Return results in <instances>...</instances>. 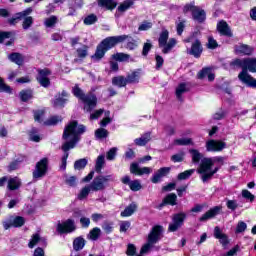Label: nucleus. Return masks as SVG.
Returning <instances> with one entry per match:
<instances>
[{"label": "nucleus", "mask_w": 256, "mask_h": 256, "mask_svg": "<svg viewBox=\"0 0 256 256\" xmlns=\"http://www.w3.org/2000/svg\"><path fill=\"white\" fill-rule=\"evenodd\" d=\"M230 65L241 67L242 72L238 75V79L248 87L256 89V79L247 73V71L256 73V58L235 59Z\"/></svg>", "instance_id": "1"}, {"label": "nucleus", "mask_w": 256, "mask_h": 256, "mask_svg": "<svg viewBox=\"0 0 256 256\" xmlns=\"http://www.w3.org/2000/svg\"><path fill=\"white\" fill-rule=\"evenodd\" d=\"M225 161V158L222 156H216L213 158H203L199 168L197 169V173L201 176V180L203 183H207V181H210V179H213V175L219 171V168H214L213 165L215 163H221L223 165ZM213 169V170H212Z\"/></svg>", "instance_id": "2"}, {"label": "nucleus", "mask_w": 256, "mask_h": 256, "mask_svg": "<svg viewBox=\"0 0 256 256\" xmlns=\"http://www.w3.org/2000/svg\"><path fill=\"white\" fill-rule=\"evenodd\" d=\"M86 128L84 125H78L77 121L70 122L65 130V151L74 149L79 141V137L85 133Z\"/></svg>", "instance_id": "3"}, {"label": "nucleus", "mask_w": 256, "mask_h": 256, "mask_svg": "<svg viewBox=\"0 0 256 256\" xmlns=\"http://www.w3.org/2000/svg\"><path fill=\"white\" fill-rule=\"evenodd\" d=\"M73 94L84 103V111L91 113L95 107H97V96L93 93L85 94L81 88L75 86L73 88Z\"/></svg>", "instance_id": "4"}, {"label": "nucleus", "mask_w": 256, "mask_h": 256, "mask_svg": "<svg viewBox=\"0 0 256 256\" xmlns=\"http://www.w3.org/2000/svg\"><path fill=\"white\" fill-rule=\"evenodd\" d=\"M163 233V226L156 225L152 228L151 232L148 235V243L144 244L140 250L141 255L149 253L151 247L161 239V234Z\"/></svg>", "instance_id": "5"}, {"label": "nucleus", "mask_w": 256, "mask_h": 256, "mask_svg": "<svg viewBox=\"0 0 256 256\" xmlns=\"http://www.w3.org/2000/svg\"><path fill=\"white\" fill-rule=\"evenodd\" d=\"M158 45L160 49H162V53L167 55V53H171L173 47L177 45V40L175 38L169 39V30H162L158 39Z\"/></svg>", "instance_id": "6"}, {"label": "nucleus", "mask_w": 256, "mask_h": 256, "mask_svg": "<svg viewBox=\"0 0 256 256\" xmlns=\"http://www.w3.org/2000/svg\"><path fill=\"white\" fill-rule=\"evenodd\" d=\"M49 169V159L43 158L38 163H36L35 169L33 171L34 179H42L47 175V170Z\"/></svg>", "instance_id": "7"}, {"label": "nucleus", "mask_w": 256, "mask_h": 256, "mask_svg": "<svg viewBox=\"0 0 256 256\" xmlns=\"http://www.w3.org/2000/svg\"><path fill=\"white\" fill-rule=\"evenodd\" d=\"M127 39H131V36L129 35L111 36L104 39L101 42V44L106 48L107 51H109V49H113L115 45H118V43H123L127 41Z\"/></svg>", "instance_id": "8"}, {"label": "nucleus", "mask_w": 256, "mask_h": 256, "mask_svg": "<svg viewBox=\"0 0 256 256\" xmlns=\"http://www.w3.org/2000/svg\"><path fill=\"white\" fill-rule=\"evenodd\" d=\"M109 181H113V176H98L94 178L90 187L92 188V191H103V189H105L106 183H109Z\"/></svg>", "instance_id": "9"}, {"label": "nucleus", "mask_w": 256, "mask_h": 256, "mask_svg": "<svg viewBox=\"0 0 256 256\" xmlns=\"http://www.w3.org/2000/svg\"><path fill=\"white\" fill-rule=\"evenodd\" d=\"M227 147V143L221 141V140H208L206 142V151L211 153H219L223 151Z\"/></svg>", "instance_id": "10"}, {"label": "nucleus", "mask_w": 256, "mask_h": 256, "mask_svg": "<svg viewBox=\"0 0 256 256\" xmlns=\"http://www.w3.org/2000/svg\"><path fill=\"white\" fill-rule=\"evenodd\" d=\"M186 217H187V214H185L183 212L178 213V214H174L173 217H172L173 223H171L169 225L168 230L171 231V232L177 231V229H179L180 227L183 226V223H184Z\"/></svg>", "instance_id": "11"}, {"label": "nucleus", "mask_w": 256, "mask_h": 256, "mask_svg": "<svg viewBox=\"0 0 256 256\" xmlns=\"http://www.w3.org/2000/svg\"><path fill=\"white\" fill-rule=\"evenodd\" d=\"M130 173L133 175H151L153 173V169L150 167H139V163L134 162L130 165Z\"/></svg>", "instance_id": "12"}, {"label": "nucleus", "mask_w": 256, "mask_h": 256, "mask_svg": "<svg viewBox=\"0 0 256 256\" xmlns=\"http://www.w3.org/2000/svg\"><path fill=\"white\" fill-rule=\"evenodd\" d=\"M49 75H51V71L47 68L38 71L37 81L42 87H49L51 85Z\"/></svg>", "instance_id": "13"}, {"label": "nucleus", "mask_w": 256, "mask_h": 256, "mask_svg": "<svg viewBox=\"0 0 256 256\" xmlns=\"http://www.w3.org/2000/svg\"><path fill=\"white\" fill-rule=\"evenodd\" d=\"M214 237L220 241L223 247H227V245H229V237H227V234L223 233V230H221L219 226L214 228Z\"/></svg>", "instance_id": "14"}, {"label": "nucleus", "mask_w": 256, "mask_h": 256, "mask_svg": "<svg viewBox=\"0 0 256 256\" xmlns=\"http://www.w3.org/2000/svg\"><path fill=\"white\" fill-rule=\"evenodd\" d=\"M217 31L224 37H233V32L225 20H222L217 24Z\"/></svg>", "instance_id": "15"}, {"label": "nucleus", "mask_w": 256, "mask_h": 256, "mask_svg": "<svg viewBox=\"0 0 256 256\" xmlns=\"http://www.w3.org/2000/svg\"><path fill=\"white\" fill-rule=\"evenodd\" d=\"M170 171H171V168H169V167H162V168L158 169L154 173V175L151 179L152 183H159L161 181V179H163V177H166V175H169Z\"/></svg>", "instance_id": "16"}, {"label": "nucleus", "mask_w": 256, "mask_h": 256, "mask_svg": "<svg viewBox=\"0 0 256 256\" xmlns=\"http://www.w3.org/2000/svg\"><path fill=\"white\" fill-rule=\"evenodd\" d=\"M219 211H221V207L215 206L214 208H211L205 214H203L199 218V221L201 222L209 221V219H213L214 217H217V215H219Z\"/></svg>", "instance_id": "17"}, {"label": "nucleus", "mask_w": 256, "mask_h": 256, "mask_svg": "<svg viewBox=\"0 0 256 256\" xmlns=\"http://www.w3.org/2000/svg\"><path fill=\"white\" fill-rule=\"evenodd\" d=\"M235 53H237V55H252L253 47L247 44H239L235 46Z\"/></svg>", "instance_id": "18"}, {"label": "nucleus", "mask_w": 256, "mask_h": 256, "mask_svg": "<svg viewBox=\"0 0 256 256\" xmlns=\"http://www.w3.org/2000/svg\"><path fill=\"white\" fill-rule=\"evenodd\" d=\"M31 13H33V8H27L26 10L17 13L14 18L9 20L10 25H17V23H19L23 17H27V15H31Z\"/></svg>", "instance_id": "19"}, {"label": "nucleus", "mask_w": 256, "mask_h": 256, "mask_svg": "<svg viewBox=\"0 0 256 256\" xmlns=\"http://www.w3.org/2000/svg\"><path fill=\"white\" fill-rule=\"evenodd\" d=\"M201 53H203V47L201 46V41L195 40L191 46L190 55L194 57H201Z\"/></svg>", "instance_id": "20"}, {"label": "nucleus", "mask_w": 256, "mask_h": 256, "mask_svg": "<svg viewBox=\"0 0 256 256\" xmlns=\"http://www.w3.org/2000/svg\"><path fill=\"white\" fill-rule=\"evenodd\" d=\"M192 17L194 21H198V23H203V21H205L206 19L205 10L197 7V9L192 14Z\"/></svg>", "instance_id": "21"}, {"label": "nucleus", "mask_w": 256, "mask_h": 256, "mask_svg": "<svg viewBox=\"0 0 256 256\" xmlns=\"http://www.w3.org/2000/svg\"><path fill=\"white\" fill-rule=\"evenodd\" d=\"M150 141H151V133H146L142 135L140 138H137L134 140L136 145H138L139 147H143L147 145Z\"/></svg>", "instance_id": "22"}, {"label": "nucleus", "mask_w": 256, "mask_h": 256, "mask_svg": "<svg viewBox=\"0 0 256 256\" xmlns=\"http://www.w3.org/2000/svg\"><path fill=\"white\" fill-rule=\"evenodd\" d=\"M21 187V180L18 177L8 179V189L15 191Z\"/></svg>", "instance_id": "23"}, {"label": "nucleus", "mask_w": 256, "mask_h": 256, "mask_svg": "<svg viewBox=\"0 0 256 256\" xmlns=\"http://www.w3.org/2000/svg\"><path fill=\"white\" fill-rule=\"evenodd\" d=\"M141 79V72L139 70L129 73L126 77L127 83H137Z\"/></svg>", "instance_id": "24"}, {"label": "nucleus", "mask_w": 256, "mask_h": 256, "mask_svg": "<svg viewBox=\"0 0 256 256\" xmlns=\"http://www.w3.org/2000/svg\"><path fill=\"white\" fill-rule=\"evenodd\" d=\"M91 191H93V188H91L90 185L83 187L80 190V193L78 194V199L80 201H83V199H87V197H89V194L91 193Z\"/></svg>", "instance_id": "25"}, {"label": "nucleus", "mask_w": 256, "mask_h": 256, "mask_svg": "<svg viewBox=\"0 0 256 256\" xmlns=\"http://www.w3.org/2000/svg\"><path fill=\"white\" fill-rule=\"evenodd\" d=\"M205 73L208 74V76H207L208 81H214L215 80V74H213L209 68L202 69V71H200L198 73V79H205Z\"/></svg>", "instance_id": "26"}, {"label": "nucleus", "mask_w": 256, "mask_h": 256, "mask_svg": "<svg viewBox=\"0 0 256 256\" xmlns=\"http://www.w3.org/2000/svg\"><path fill=\"white\" fill-rule=\"evenodd\" d=\"M127 83V78H125L124 76H116L112 79V84L116 87H125Z\"/></svg>", "instance_id": "27"}, {"label": "nucleus", "mask_w": 256, "mask_h": 256, "mask_svg": "<svg viewBox=\"0 0 256 256\" xmlns=\"http://www.w3.org/2000/svg\"><path fill=\"white\" fill-rule=\"evenodd\" d=\"M189 153L191 155L193 163H199V161H201V159H203V154L201 152H199V150L190 149Z\"/></svg>", "instance_id": "28"}, {"label": "nucleus", "mask_w": 256, "mask_h": 256, "mask_svg": "<svg viewBox=\"0 0 256 256\" xmlns=\"http://www.w3.org/2000/svg\"><path fill=\"white\" fill-rule=\"evenodd\" d=\"M137 211V205L130 204L128 207L125 208L124 211L121 212V217H131L132 214Z\"/></svg>", "instance_id": "29"}, {"label": "nucleus", "mask_w": 256, "mask_h": 256, "mask_svg": "<svg viewBox=\"0 0 256 256\" xmlns=\"http://www.w3.org/2000/svg\"><path fill=\"white\" fill-rule=\"evenodd\" d=\"M76 229L77 225H75V220L68 219L65 221V233H73Z\"/></svg>", "instance_id": "30"}, {"label": "nucleus", "mask_w": 256, "mask_h": 256, "mask_svg": "<svg viewBox=\"0 0 256 256\" xmlns=\"http://www.w3.org/2000/svg\"><path fill=\"white\" fill-rule=\"evenodd\" d=\"M105 53H107L106 48L100 43L97 46L96 52L93 56L94 59H103L105 57Z\"/></svg>", "instance_id": "31"}, {"label": "nucleus", "mask_w": 256, "mask_h": 256, "mask_svg": "<svg viewBox=\"0 0 256 256\" xmlns=\"http://www.w3.org/2000/svg\"><path fill=\"white\" fill-rule=\"evenodd\" d=\"M98 4L100 7H106V9H115L117 7L115 0H98Z\"/></svg>", "instance_id": "32"}, {"label": "nucleus", "mask_w": 256, "mask_h": 256, "mask_svg": "<svg viewBox=\"0 0 256 256\" xmlns=\"http://www.w3.org/2000/svg\"><path fill=\"white\" fill-rule=\"evenodd\" d=\"M73 247L75 251H81L85 247V239L82 237H77L74 239Z\"/></svg>", "instance_id": "33"}, {"label": "nucleus", "mask_w": 256, "mask_h": 256, "mask_svg": "<svg viewBox=\"0 0 256 256\" xmlns=\"http://www.w3.org/2000/svg\"><path fill=\"white\" fill-rule=\"evenodd\" d=\"M134 2L133 0H125L123 3H121L118 7V11H120V13H125V11H127V9L133 7Z\"/></svg>", "instance_id": "34"}, {"label": "nucleus", "mask_w": 256, "mask_h": 256, "mask_svg": "<svg viewBox=\"0 0 256 256\" xmlns=\"http://www.w3.org/2000/svg\"><path fill=\"white\" fill-rule=\"evenodd\" d=\"M187 91H189V88H187V84L181 83L176 88V97H177V99H179V101H181V95H183V93H187Z\"/></svg>", "instance_id": "35"}, {"label": "nucleus", "mask_w": 256, "mask_h": 256, "mask_svg": "<svg viewBox=\"0 0 256 256\" xmlns=\"http://www.w3.org/2000/svg\"><path fill=\"white\" fill-rule=\"evenodd\" d=\"M10 61L16 65H23V56L19 53H12L9 55Z\"/></svg>", "instance_id": "36"}, {"label": "nucleus", "mask_w": 256, "mask_h": 256, "mask_svg": "<svg viewBox=\"0 0 256 256\" xmlns=\"http://www.w3.org/2000/svg\"><path fill=\"white\" fill-rule=\"evenodd\" d=\"M185 21L184 19H181V17L178 18V21L176 22V31L178 35H183V31L185 30Z\"/></svg>", "instance_id": "37"}, {"label": "nucleus", "mask_w": 256, "mask_h": 256, "mask_svg": "<svg viewBox=\"0 0 256 256\" xmlns=\"http://www.w3.org/2000/svg\"><path fill=\"white\" fill-rule=\"evenodd\" d=\"M164 203H166V205H177V195L175 193L168 194L164 198Z\"/></svg>", "instance_id": "38"}, {"label": "nucleus", "mask_w": 256, "mask_h": 256, "mask_svg": "<svg viewBox=\"0 0 256 256\" xmlns=\"http://www.w3.org/2000/svg\"><path fill=\"white\" fill-rule=\"evenodd\" d=\"M95 137L97 139H107V137H109V131H107V129L104 128H98L95 131Z\"/></svg>", "instance_id": "39"}, {"label": "nucleus", "mask_w": 256, "mask_h": 256, "mask_svg": "<svg viewBox=\"0 0 256 256\" xmlns=\"http://www.w3.org/2000/svg\"><path fill=\"white\" fill-rule=\"evenodd\" d=\"M103 165H105V156L100 155L98 156L96 160L95 169L97 173H101V170L103 169Z\"/></svg>", "instance_id": "40"}, {"label": "nucleus", "mask_w": 256, "mask_h": 256, "mask_svg": "<svg viewBox=\"0 0 256 256\" xmlns=\"http://www.w3.org/2000/svg\"><path fill=\"white\" fill-rule=\"evenodd\" d=\"M63 121V118L59 116H51L48 120L44 121V125H57L58 123H61Z\"/></svg>", "instance_id": "41"}, {"label": "nucleus", "mask_w": 256, "mask_h": 256, "mask_svg": "<svg viewBox=\"0 0 256 256\" xmlns=\"http://www.w3.org/2000/svg\"><path fill=\"white\" fill-rule=\"evenodd\" d=\"M101 235V229L98 227L93 228L89 233V239L97 241Z\"/></svg>", "instance_id": "42"}, {"label": "nucleus", "mask_w": 256, "mask_h": 256, "mask_svg": "<svg viewBox=\"0 0 256 256\" xmlns=\"http://www.w3.org/2000/svg\"><path fill=\"white\" fill-rule=\"evenodd\" d=\"M11 220H12V227H23L25 225V218L21 216H16Z\"/></svg>", "instance_id": "43"}, {"label": "nucleus", "mask_w": 256, "mask_h": 256, "mask_svg": "<svg viewBox=\"0 0 256 256\" xmlns=\"http://www.w3.org/2000/svg\"><path fill=\"white\" fill-rule=\"evenodd\" d=\"M33 97V90H22L20 92L21 101H29Z\"/></svg>", "instance_id": "44"}, {"label": "nucleus", "mask_w": 256, "mask_h": 256, "mask_svg": "<svg viewBox=\"0 0 256 256\" xmlns=\"http://www.w3.org/2000/svg\"><path fill=\"white\" fill-rule=\"evenodd\" d=\"M57 17L56 16H50L49 18H46L44 20V25L45 27L51 28V27H55V25H57Z\"/></svg>", "instance_id": "45"}, {"label": "nucleus", "mask_w": 256, "mask_h": 256, "mask_svg": "<svg viewBox=\"0 0 256 256\" xmlns=\"http://www.w3.org/2000/svg\"><path fill=\"white\" fill-rule=\"evenodd\" d=\"M193 173H195V169H190V170L181 172L180 174H178V180L184 181L185 179H189V177H191V175H193Z\"/></svg>", "instance_id": "46"}, {"label": "nucleus", "mask_w": 256, "mask_h": 256, "mask_svg": "<svg viewBox=\"0 0 256 256\" xmlns=\"http://www.w3.org/2000/svg\"><path fill=\"white\" fill-rule=\"evenodd\" d=\"M197 9V6H195V2H191L189 4H186L183 7V13L184 15H187V13H194V11Z\"/></svg>", "instance_id": "47"}, {"label": "nucleus", "mask_w": 256, "mask_h": 256, "mask_svg": "<svg viewBox=\"0 0 256 256\" xmlns=\"http://www.w3.org/2000/svg\"><path fill=\"white\" fill-rule=\"evenodd\" d=\"M242 197L249 201L250 203H253L255 201V195H253L249 190L245 189L242 190Z\"/></svg>", "instance_id": "48"}, {"label": "nucleus", "mask_w": 256, "mask_h": 256, "mask_svg": "<svg viewBox=\"0 0 256 256\" xmlns=\"http://www.w3.org/2000/svg\"><path fill=\"white\" fill-rule=\"evenodd\" d=\"M129 54H125V53H116L113 55V59H115V61H129Z\"/></svg>", "instance_id": "49"}, {"label": "nucleus", "mask_w": 256, "mask_h": 256, "mask_svg": "<svg viewBox=\"0 0 256 256\" xmlns=\"http://www.w3.org/2000/svg\"><path fill=\"white\" fill-rule=\"evenodd\" d=\"M97 23V16L95 14H90L84 19V25H93Z\"/></svg>", "instance_id": "50"}, {"label": "nucleus", "mask_w": 256, "mask_h": 256, "mask_svg": "<svg viewBox=\"0 0 256 256\" xmlns=\"http://www.w3.org/2000/svg\"><path fill=\"white\" fill-rule=\"evenodd\" d=\"M31 25H33V17L31 16H28L24 18V21H23V24H22V27L25 31H27V29H29L31 27Z\"/></svg>", "instance_id": "51"}, {"label": "nucleus", "mask_w": 256, "mask_h": 256, "mask_svg": "<svg viewBox=\"0 0 256 256\" xmlns=\"http://www.w3.org/2000/svg\"><path fill=\"white\" fill-rule=\"evenodd\" d=\"M119 225H120V233H127V231H129V228L131 227V222L121 221Z\"/></svg>", "instance_id": "52"}, {"label": "nucleus", "mask_w": 256, "mask_h": 256, "mask_svg": "<svg viewBox=\"0 0 256 256\" xmlns=\"http://www.w3.org/2000/svg\"><path fill=\"white\" fill-rule=\"evenodd\" d=\"M39 241H41V237L39 236V234H34L28 244V247L30 249H33V247H35V245H37Z\"/></svg>", "instance_id": "53"}, {"label": "nucleus", "mask_w": 256, "mask_h": 256, "mask_svg": "<svg viewBox=\"0 0 256 256\" xmlns=\"http://www.w3.org/2000/svg\"><path fill=\"white\" fill-rule=\"evenodd\" d=\"M129 187L131 191H140L141 189V182L139 180H133L129 182Z\"/></svg>", "instance_id": "54"}, {"label": "nucleus", "mask_w": 256, "mask_h": 256, "mask_svg": "<svg viewBox=\"0 0 256 256\" xmlns=\"http://www.w3.org/2000/svg\"><path fill=\"white\" fill-rule=\"evenodd\" d=\"M75 169L81 170L87 167V159L83 158L75 162L74 164Z\"/></svg>", "instance_id": "55"}, {"label": "nucleus", "mask_w": 256, "mask_h": 256, "mask_svg": "<svg viewBox=\"0 0 256 256\" xmlns=\"http://www.w3.org/2000/svg\"><path fill=\"white\" fill-rule=\"evenodd\" d=\"M192 140L191 138H180L174 140V145H191Z\"/></svg>", "instance_id": "56"}, {"label": "nucleus", "mask_w": 256, "mask_h": 256, "mask_svg": "<svg viewBox=\"0 0 256 256\" xmlns=\"http://www.w3.org/2000/svg\"><path fill=\"white\" fill-rule=\"evenodd\" d=\"M43 115H45V111L43 110H36L34 111V119L38 123H43Z\"/></svg>", "instance_id": "57"}, {"label": "nucleus", "mask_w": 256, "mask_h": 256, "mask_svg": "<svg viewBox=\"0 0 256 256\" xmlns=\"http://www.w3.org/2000/svg\"><path fill=\"white\" fill-rule=\"evenodd\" d=\"M184 159H185V153L183 152L175 154L171 157V161H173V163H181V161H183Z\"/></svg>", "instance_id": "58"}, {"label": "nucleus", "mask_w": 256, "mask_h": 256, "mask_svg": "<svg viewBox=\"0 0 256 256\" xmlns=\"http://www.w3.org/2000/svg\"><path fill=\"white\" fill-rule=\"evenodd\" d=\"M0 93H11V87L7 86L5 84V81H3V78L0 77Z\"/></svg>", "instance_id": "59"}, {"label": "nucleus", "mask_w": 256, "mask_h": 256, "mask_svg": "<svg viewBox=\"0 0 256 256\" xmlns=\"http://www.w3.org/2000/svg\"><path fill=\"white\" fill-rule=\"evenodd\" d=\"M63 105H65V98L62 94L61 96H58L55 98L54 107L59 108V107H63Z\"/></svg>", "instance_id": "60"}, {"label": "nucleus", "mask_w": 256, "mask_h": 256, "mask_svg": "<svg viewBox=\"0 0 256 256\" xmlns=\"http://www.w3.org/2000/svg\"><path fill=\"white\" fill-rule=\"evenodd\" d=\"M88 49H89V47H87L86 45H84L81 48H79L77 50L78 57H80V59H85V57L87 56V50Z\"/></svg>", "instance_id": "61"}, {"label": "nucleus", "mask_w": 256, "mask_h": 256, "mask_svg": "<svg viewBox=\"0 0 256 256\" xmlns=\"http://www.w3.org/2000/svg\"><path fill=\"white\" fill-rule=\"evenodd\" d=\"M151 27H153V23L144 21L140 24V26L138 27V30L139 31H149V29H151Z\"/></svg>", "instance_id": "62"}, {"label": "nucleus", "mask_w": 256, "mask_h": 256, "mask_svg": "<svg viewBox=\"0 0 256 256\" xmlns=\"http://www.w3.org/2000/svg\"><path fill=\"white\" fill-rule=\"evenodd\" d=\"M135 253H137V247H135L133 244H128L126 255L133 256Z\"/></svg>", "instance_id": "63"}, {"label": "nucleus", "mask_w": 256, "mask_h": 256, "mask_svg": "<svg viewBox=\"0 0 256 256\" xmlns=\"http://www.w3.org/2000/svg\"><path fill=\"white\" fill-rule=\"evenodd\" d=\"M102 229L106 233H111L113 231V222H104V224L102 225Z\"/></svg>", "instance_id": "64"}]
</instances>
